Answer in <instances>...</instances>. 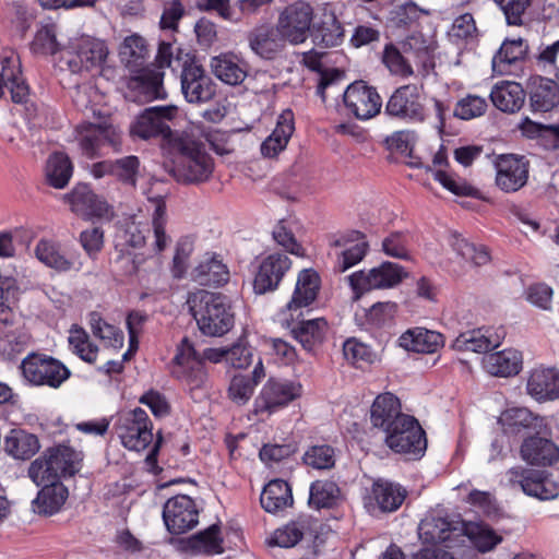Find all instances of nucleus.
<instances>
[{
  "instance_id": "obj_16",
  "label": "nucleus",
  "mask_w": 559,
  "mask_h": 559,
  "mask_svg": "<svg viewBox=\"0 0 559 559\" xmlns=\"http://www.w3.org/2000/svg\"><path fill=\"white\" fill-rule=\"evenodd\" d=\"M163 519L171 534H183L199 523V511L189 496L178 495L166 501Z\"/></svg>"
},
{
  "instance_id": "obj_42",
  "label": "nucleus",
  "mask_w": 559,
  "mask_h": 559,
  "mask_svg": "<svg viewBox=\"0 0 559 559\" xmlns=\"http://www.w3.org/2000/svg\"><path fill=\"white\" fill-rule=\"evenodd\" d=\"M454 531H460L461 536H466L481 552L492 550L502 540L501 536L496 534L489 526L480 523L463 521L456 525Z\"/></svg>"
},
{
  "instance_id": "obj_22",
  "label": "nucleus",
  "mask_w": 559,
  "mask_h": 559,
  "mask_svg": "<svg viewBox=\"0 0 559 559\" xmlns=\"http://www.w3.org/2000/svg\"><path fill=\"white\" fill-rule=\"evenodd\" d=\"M73 49L67 60L68 68L73 73L100 67L109 52L106 43L94 37H82Z\"/></svg>"
},
{
  "instance_id": "obj_25",
  "label": "nucleus",
  "mask_w": 559,
  "mask_h": 559,
  "mask_svg": "<svg viewBox=\"0 0 559 559\" xmlns=\"http://www.w3.org/2000/svg\"><path fill=\"white\" fill-rule=\"evenodd\" d=\"M402 413L400 400L392 393H383L376 397L370 408V420L374 428L388 433L396 425Z\"/></svg>"
},
{
  "instance_id": "obj_52",
  "label": "nucleus",
  "mask_w": 559,
  "mask_h": 559,
  "mask_svg": "<svg viewBox=\"0 0 559 559\" xmlns=\"http://www.w3.org/2000/svg\"><path fill=\"white\" fill-rule=\"evenodd\" d=\"M340 497V488L334 481L317 480L310 487L309 504L316 509L332 508Z\"/></svg>"
},
{
  "instance_id": "obj_15",
  "label": "nucleus",
  "mask_w": 559,
  "mask_h": 559,
  "mask_svg": "<svg viewBox=\"0 0 559 559\" xmlns=\"http://www.w3.org/2000/svg\"><path fill=\"white\" fill-rule=\"evenodd\" d=\"M498 425L504 436L543 433L547 427L546 418L533 413L527 407L514 406L506 408L498 417Z\"/></svg>"
},
{
  "instance_id": "obj_63",
  "label": "nucleus",
  "mask_w": 559,
  "mask_h": 559,
  "mask_svg": "<svg viewBox=\"0 0 559 559\" xmlns=\"http://www.w3.org/2000/svg\"><path fill=\"white\" fill-rule=\"evenodd\" d=\"M382 61L393 74L401 76H409L413 74V69L403 56V50H399L393 45L385 46Z\"/></svg>"
},
{
  "instance_id": "obj_12",
  "label": "nucleus",
  "mask_w": 559,
  "mask_h": 559,
  "mask_svg": "<svg viewBox=\"0 0 559 559\" xmlns=\"http://www.w3.org/2000/svg\"><path fill=\"white\" fill-rule=\"evenodd\" d=\"M177 112L178 108L173 105L148 107L136 118L130 132L142 140L163 136L169 138L170 141L175 135L168 122L177 116Z\"/></svg>"
},
{
  "instance_id": "obj_43",
  "label": "nucleus",
  "mask_w": 559,
  "mask_h": 559,
  "mask_svg": "<svg viewBox=\"0 0 559 559\" xmlns=\"http://www.w3.org/2000/svg\"><path fill=\"white\" fill-rule=\"evenodd\" d=\"M531 107L534 111L546 112L558 103V90L556 82L550 79L535 78L530 92Z\"/></svg>"
},
{
  "instance_id": "obj_24",
  "label": "nucleus",
  "mask_w": 559,
  "mask_h": 559,
  "mask_svg": "<svg viewBox=\"0 0 559 559\" xmlns=\"http://www.w3.org/2000/svg\"><path fill=\"white\" fill-rule=\"evenodd\" d=\"M520 457L533 466H552L559 461V447L542 433L530 435L522 440Z\"/></svg>"
},
{
  "instance_id": "obj_21",
  "label": "nucleus",
  "mask_w": 559,
  "mask_h": 559,
  "mask_svg": "<svg viewBox=\"0 0 559 559\" xmlns=\"http://www.w3.org/2000/svg\"><path fill=\"white\" fill-rule=\"evenodd\" d=\"M66 200L70 204L71 211L84 219H110L112 211L108 203L95 194L86 185L76 186Z\"/></svg>"
},
{
  "instance_id": "obj_29",
  "label": "nucleus",
  "mask_w": 559,
  "mask_h": 559,
  "mask_svg": "<svg viewBox=\"0 0 559 559\" xmlns=\"http://www.w3.org/2000/svg\"><path fill=\"white\" fill-rule=\"evenodd\" d=\"M525 91L520 83L502 81L493 85L490 99L496 108L503 112L519 111L525 102Z\"/></svg>"
},
{
  "instance_id": "obj_62",
  "label": "nucleus",
  "mask_w": 559,
  "mask_h": 559,
  "mask_svg": "<svg viewBox=\"0 0 559 559\" xmlns=\"http://www.w3.org/2000/svg\"><path fill=\"white\" fill-rule=\"evenodd\" d=\"M487 107V100L484 97L467 95L457 102L454 115L460 119L469 120L484 115Z\"/></svg>"
},
{
  "instance_id": "obj_44",
  "label": "nucleus",
  "mask_w": 559,
  "mask_h": 559,
  "mask_svg": "<svg viewBox=\"0 0 559 559\" xmlns=\"http://www.w3.org/2000/svg\"><path fill=\"white\" fill-rule=\"evenodd\" d=\"M147 55L148 49L146 41L138 34L126 37L119 49L121 62L129 68L131 72L145 68L144 64Z\"/></svg>"
},
{
  "instance_id": "obj_4",
  "label": "nucleus",
  "mask_w": 559,
  "mask_h": 559,
  "mask_svg": "<svg viewBox=\"0 0 559 559\" xmlns=\"http://www.w3.org/2000/svg\"><path fill=\"white\" fill-rule=\"evenodd\" d=\"M407 275L408 273L400 264L382 262L368 271L353 273L348 276V282L355 293V299H358L365 292L396 287Z\"/></svg>"
},
{
  "instance_id": "obj_9",
  "label": "nucleus",
  "mask_w": 559,
  "mask_h": 559,
  "mask_svg": "<svg viewBox=\"0 0 559 559\" xmlns=\"http://www.w3.org/2000/svg\"><path fill=\"white\" fill-rule=\"evenodd\" d=\"M504 478L508 486L519 487L525 495L540 500L554 499L559 495V486L542 471L514 466L506 472Z\"/></svg>"
},
{
  "instance_id": "obj_14",
  "label": "nucleus",
  "mask_w": 559,
  "mask_h": 559,
  "mask_svg": "<svg viewBox=\"0 0 559 559\" xmlns=\"http://www.w3.org/2000/svg\"><path fill=\"white\" fill-rule=\"evenodd\" d=\"M75 139L82 154L94 158L102 154V150L106 145L118 152L121 144V132L110 124L83 123L76 127Z\"/></svg>"
},
{
  "instance_id": "obj_6",
  "label": "nucleus",
  "mask_w": 559,
  "mask_h": 559,
  "mask_svg": "<svg viewBox=\"0 0 559 559\" xmlns=\"http://www.w3.org/2000/svg\"><path fill=\"white\" fill-rule=\"evenodd\" d=\"M385 114L407 122H423L426 118L423 88L406 84L396 88L385 104Z\"/></svg>"
},
{
  "instance_id": "obj_39",
  "label": "nucleus",
  "mask_w": 559,
  "mask_h": 559,
  "mask_svg": "<svg viewBox=\"0 0 559 559\" xmlns=\"http://www.w3.org/2000/svg\"><path fill=\"white\" fill-rule=\"evenodd\" d=\"M135 75L130 80V87L139 91L145 98H159L163 96L164 72L155 66L133 71Z\"/></svg>"
},
{
  "instance_id": "obj_38",
  "label": "nucleus",
  "mask_w": 559,
  "mask_h": 559,
  "mask_svg": "<svg viewBox=\"0 0 559 559\" xmlns=\"http://www.w3.org/2000/svg\"><path fill=\"white\" fill-rule=\"evenodd\" d=\"M15 316L13 311L5 305L0 304V340L2 342L1 349L8 356L21 353L26 345L23 335L15 333Z\"/></svg>"
},
{
  "instance_id": "obj_2",
  "label": "nucleus",
  "mask_w": 559,
  "mask_h": 559,
  "mask_svg": "<svg viewBox=\"0 0 559 559\" xmlns=\"http://www.w3.org/2000/svg\"><path fill=\"white\" fill-rule=\"evenodd\" d=\"M187 302L204 335L222 336L234 326V312L226 296L200 289L191 293Z\"/></svg>"
},
{
  "instance_id": "obj_28",
  "label": "nucleus",
  "mask_w": 559,
  "mask_h": 559,
  "mask_svg": "<svg viewBox=\"0 0 559 559\" xmlns=\"http://www.w3.org/2000/svg\"><path fill=\"white\" fill-rule=\"evenodd\" d=\"M506 336L502 328L476 330L460 334L454 341V347L459 350L473 353H487L497 348Z\"/></svg>"
},
{
  "instance_id": "obj_60",
  "label": "nucleus",
  "mask_w": 559,
  "mask_h": 559,
  "mask_svg": "<svg viewBox=\"0 0 559 559\" xmlns=\"http://www.w3.org/2000/svg\"><path fill=\"white\" fill-rule=\"evenodd\" d=\"M219 530L216 525L211 526L206 531L191 538V547L198 551L215 555L222 554V539L218 537Z\"/></svg>"
},
{
  "instance_id": "obj_58",
  "label": "nucleus",
  "mask_w": 559,
  "mask_h": 559,
  "mask_svg": "<svg viewBox=\"0 0 559 559\" xmlns=\"http://www.w3.org/2000/svg\"><path fill=\"white\" fill-rule=\"evenodd\" d=\"M382 251L395 259H411L409 236L401 231L391 233L382 240Z\"/></svg>"
},
{
  "instance_id": "obj_8",
  "label": "nucleus",
  "mask_w": 559,
  "mask_h": 559,
  "mask_svg": "<svg viewBox=\"0 0 559 559\" xmlns=\"http://www.w3.org/2000/svg\"><path fill=\"white\" fill-rule=\"evenodd\" d=\"M21 369L24 378L34 385L59 388L69 377V369L55 358L37 354L23 359Z\"/></svg>"
},
{
  "instance_id": "obj_50",
  "label": "nucleus",
  "mask_w": 559,
  "mask_h": 559,
  "mask_svg": "<svg viewBox=\"0 0 559 559\" xmlns=\"http://www.w3.org/2000/svg\"><path fill=\"white\" fill-rule=\"evenodd\" d=\"M35 255L41 263L59 272H67L73 267V261L60 251L59 246L46 239L37 242Z\"/></svg>"
},
{
  "instance_id": "obj_5",
  "label": "nucleus",
  "mask_w": 559,
  "mask_h": 559,
  "mask_svg": "<svg viewBox=\"0 0 559 559\" xmlns=\"http://www.w3.org/2000/svg\"><path fill=\"white\" fill-rule=\"evenodd\" d=\"M385 444L396 453L420 457L427 448L425 431L418 420L411 416H402L396 425L385 433Z\"/></svg>"
},
{
  "instance_id": "obj_33",
  "label": "nucleus",
  "mask_w": 559,
  "mask_h": 559,
  "mask_svg": "<svg viewBox=\"0 0 559 559\" xmlns=\"http://www.w3.org/2000/svg\"><path fill=\"white\" fill-rule=\"evenodd\" d=\"M294 130V115L290 110H284L278 116L273 132L261 144L262 155L265 157L276 156L286 147Z\"/></svg>"
},
{
  "instance_id": "obj_54",
  "label": "nucleus",
  "mask_w": 559,
  "mask_h": 559,
  "mask_svg": "<svg viewBox=\"0 0 559 559\" xmlns=\"http://www.w3.org/2000/svg\"><path fill=\"white\" fill-rule=\"evenodd\" d=\"M90 324L93 334L102 340L106 346L119 349L123 345V333L116 326L105 322L99 313L92 312L90 314Z\"/></svg>"
},
{
  "instance_id": "obj_46",
  "label": "nucleus",
  "mask_w": 559,
  "mask_h": 559,
  "mask_svg": "<svg viewBox=\"0 0 559 559\" xmlns=\"http://www.w3.org/2000/svg\"><path fill=\"white\" fill-rule=\"evenodd\" d=\"M357 238L360 237L359 233H356ZM335 248H343L341 251H336V264L335 269L338 272H345L358 262H360L367 252V242L362 239H356V241L347 242L345 239H337L333 242Z\"/></svg>"
},
{
  "instance_id": "obj_19",
  "label": "nucleus",
  "mask_w": 559,
  "mask_h": 559,
  "mask_svg": "<svg viewBox=\"0 0 559 559\" xmlns=\"http://www.w3.org/2000/svg\"><path fill=\"white\" fill-rule=\"evenodd\" d=\"M173 361V374L176 378L185 381L191 388H199L203 384L206 374L201 365V355L195 352L188 337L181 340Z\"/></svg>"
},
{
  "instance_id": "obj_32",
  "label": "nucleus",
  "mask_w": 559,
  "mask_h": 559,
  "mask_svg": "<svg viewBox=\"0 0 559 559\" xmlns=\"http://www.w3.org/2000/svg\"><path fill=\"white\" fill-rule=\"evenodd\" d=\"M192 278L203 286H219L228 282L229 271L215 254H205L192 271Z\"/></svg>"
},
{
  "instance_id": "obj_30",
  "label": "nucleus",
  "mask_w": 559,
  "mask_h": 559,
  "mask_svg": "<svg viewBox=\"0 0 559 559\" xmlns=\"http://www.w3.org/2000/svg\"><path fill=\"white\" fill-rule=\"evenodd\" d=\"M442 334L424 328H415L404 332L400 338L401 347L408 352L431 354L443 346Z\"/></svg>"
},
{
  "instance_id": "obj_55",
  "label": "nucleus",
  "mask_w": 559,
  "mask_h": 559,
  "mask_svg": "<svg viewBox=\"0 0 559 559\" xmlns=\"http://www.w3.org/2000/svg\"><path fill=\"white\" fill-rule=\"evenodd\" d=\"M450 246L457 255L476 266L484 265L490 260L489 253L484 246L476 247L456 234L451 236Z\"/></svg>"
},
{
  "instance_id": "obj_34",
  "label": "nucleus",
  "mask_w": 559,
  "mask_h": 559,
  "mask_svg": "<svg viewBox=\"0 0 559 559\" xmlns=\"http://www.w3.org/2000/svg\"><path fill=\"white\" fill-rule=\"evenodd\" d=\"M319 288L320 277L318 273L309 269L302 270L298 275L294 295L287 304L286 310L293 312L309 306L317 298Z\"/></svg>"
},
{
  "instance_id": "obj_17",
  "label": "nucleus",
  "mask_w": 559,
  "mask_h": 559,
  "mask_svg": "<svg viewBox=\"0 0 559 559\" xmlns=\"http://www.w3.org/2000/svg\"><path fill=\"white\" fill-rule=\"evenodd\" d=\"M346 108L357 119L367 120L380 112L382 100L377 90L364 81H356L347 86L343 94Z\"/></svg>"
},
{
  "instance_id": "obj_26",
  "label": "nucleus",
  "mask_w": 559,
  "mask_h": 559,
  "mask_svg": "<svg viewBox=\"0 0 559 559\" xmlns=\"http://www.w3.org/2000/svg\"><path fill=\"white\" fill-rule=\"evenodd\" d=\"M461 520H450L438 515H427L418 526V535L424 543L439 544L452 542L461 536L460 531H454Z\"/></svg>"
},
{
  "instance_id": "obj_51",
  "label": "nucleus",
  "mask_w": 559,
  "mask_h": 559,
  "mask_svg": "<svg viewBox=\"0 0 559 559\" xmlns=\"http://www.w3.org/2000/svg\"><path fill=\"white\" fill-rule=\"evenodd\" d=\"M344 38V29L333 12L324 13L318 25L314 40L325 48L338 46Z\"/></svg>"
},
{
  "instance_id": "obj_56",
  "label": "nucleus",
  "mask_w": 559,
  "mask_h": 559,
  "mask_svg": "<svg viewBox=\"0 0 559 559\" xmlns=\"http://www.w3.org/2000/svg\"><path fill=\"white\" fill-rule=\"evenodd\" d=\"M31 48L37 55H55L61 49V44L57 39V29L55 24L43 25L37 29L32 41Z\"/></svg>"
},
{
  "instance_id": "obj_13",
  "label": "nucleus",
  "mask_w": 559,
  "mask_h": 559,
  "mask_svg": "<svg viewBox=\"0 0 559 559\" xmlns=\"http://www.w3.org/2000/svg\"><path fill=\"white\" fill-rule=\"evenodd\" d=\"M314 16L313 8L306 1H297L285 8L277 22L278 32L289 43H304Z\"/></svg>"
},
{
  "instance_id": "obj_10",
  "label": "nucleus",
  "mask_w": 559,
  "mask_h": 559,
  "mask_svg": "<svg viewBox=\"0 0 559 559\" xmlns=\"http://www.w3.org/2000/svg\"><path fill=\"white\" fill-rule=\"evenodd\" d=\"M406 496V489L400 484L379 478L366 489L362 503L370 515L392 513L401 508Z\"/></svg>"
},
{
  "instance_id": "obj_59",
  "label": "nucleus",
  "mask_w": 559,
  "mask_h": 559,
  "mask_svg": "<svg viewBox=\"0 0 559 559\" xmlns=\"http://www.w3.org/2000/svg\"><path fill=\"white\" fill-rule=\"evenodd\" d=\"M140 175V160L136 156L130 155L114 162V176L124 185L135 187Z\"/></svg>"
},
{
  "instance_id": "obj_11",
  "label": "nucleus",
  "mask_w": 559,
  "mask_h": 559,
  "mask_svg": "<svg viewBox=\"0 0 559 559\" xmlns=\"http://www.w3.org/2000/svg\"><path fill=\"white\" fill-rule=\"evenodd\" d=\"M301 386L298 383L269 379L254 400V414L270 416L300 396Z\"/></svg>"
},
{
  "instance_id": "obj_20",
  "label": "nucleus",
  "mask_w": 559,
  "mask_h": 559,
  "mask_svg": "<svg viewBox=\"0 0 559 559\" xmlns=\"http://www.w3.org/2000/svg\"><path fill=\"white\" fill-rule=\"evenodd\" d=\"M180 79L181 91L187 102L201 104L214 97L215 84L200 64L185 62Z\"/></svg>"
},
{
  "instance_id": "obj_40",
  "label": "nucleus",
  "mask_w": 559,
  "mask_h": 559,
  "mask_svg": "<svg viewBox=\"0 0 559 559\" xmlns=\"http://www.w3.org/2000/svg\"><path fill=\"white\" fill-rule=\"evenodd\" d=\"M260 502L269 513H276L293 504V495L289 485L282 479L271 480L263 489Z\"/></svg>"
},
{
  "instance_id": "obj_37",
  "label": "nucleus",
  "mask_w": 559,
  "mask_h": 559,
  "mask_svg": "<svg viewBox=\"0 0 559 559\" xmlns=\"http://www.w3.org/2000/svg\"><path fill=\"white\" fill-rule=\"evenodd\" d=\"M4 451L16 460H28L35 455L40 445L38 438L22 429H12L4 437Z\"/></svg>"
},
{
  "instance_id": "obj_3",
  "label": "nucleus",
  "mask_w": 559,
  "mask_h": 559,
  "mask_svg": "<svg viewBox=\"0 0 559 559\" xmlns=\"http://www.w3.org/2000/svg\"><path fill=\"white\" fill-rule=\"evenodd\" d=\"M81 460V454L70 447L49 448L32 462L28 476L37 486L59 481L61 477L73 476L80 468Z\"/></svg>"
},
{
  "instance_id": "obj_47",
  "label": "nucleus",
  "mask_w": 559,
  "mask_h": 559,
  "mask_svg": "<svg viewBox=\"0 0 559 559\" xmlns=\"http://www.w3.org/2000/svg\"><path fill=\"white\" fill-rule=\"evenodd\" d=\"M328 323L323 318L304 320L292 329L294 337L306 350H311L322 343Z\"/></svg>"
},
{
  "instance_id": "obj_35",
  "label": "nucleus",
  "mask_w": 559,
  "mask_h": 559,
  "mask_svg": "<svg viewBox=\"0 0 559 559\" xmlns=\"http://www.w3.org/2000/svg\"><path fill=\"white\" fill-rule=\"evenodd\" d=\"M485 370L496 377H511L522 368V355L515 349L487 354L483 360Z\"/></svg>"
},
{
  "instance_id": "obj_23",
  "label": "nucleus",
  "mask_w": 559,
  "mask_h": 559,
  "mask_svg": "<svg viewBox=\"0 0 559 559\" xmlns=\"http://www.w3.org/2000/svg\"><path fill=\"white\" fill-rule=\"evenodd\" d=\"M292 266L290 259L280 252L266 255L260 263L254 276L253 288L257 294H265L277 288Z\"/></svg>"
},
{
  "instance_id": "obj_31",
  "label": "nucleus",
  "mask_w": 559,
  "mask_h": 559,
  "mask_svg": "<svg viewBox=\"0 0 559 559\" xmlns=\"http://www.w3.org/2000/svg\"><path fill=\"white\" fill-rule=\"evenodd\" d=\"M528 52V44L525 39H504L499 50L492 58V69L499 74L510 73V68L524 60Z\"/></svg>"
},
{
  "instance_id": "obj_45",
  "label": "nucleus",
  "mask_w": 559,
  "mask_h": 559,
  "mask_svg": "<svg viewBox=\"0 0 559 559\" xmlns=\"http://www.w3.org/2000/svg\"><path fill=\"white\" fill-rule=\"evenodd\" d=\"M210 66L213 74L229 85H238L247 76V71L233 55L223 53L213 57Z\"/></svg>"
},
{
  "instance_id": "obj_53",
  "label": "nucleus",
  "mask_w": 559,
  "mask_h": 559,
  "mask_svg": "<svg viewBox=\"0 0 559 559\" xmlns=\"http://www.w3.org/2000/svg\"><path fill=\"white\" fill-rule=\"evenodd\" d=\"M72 163L66 154H52L46 169L49 183L57 189L64 188L72 176Z\"/></svg>"
},
{
  "instance_id": "obj_18",
  "label": "nucleus",
  "mask_w": 559,
  "mask_h": 559,
  "mask_svg": "<svg viewBox=\"0 0 559 559\" xmlns=\"http://www.w3.org/2000/svg\"><path fill=\"white\" fill-rule=\"evenodd\" d=\"M528 160L525 156L502 154L496 157V185L504 192H515L528 178Z\"/></svg>"
},
{
  "instance_id": "obj_48",
  "label": "nucleus",
  "mask_w": 559,
  "mask_h": 559,
  "mask_svg": "<svg viewBox=\"0 0 559 559\" xmlns=\"http://www.w3.org/2000/svg\"><path fill=\"white\" fill-rule=\"evenodd\" d=\"M323 56L324 53L314 50L304 52L302 63L310 70L321 73L317 93L320 95L322 100H325V90L341 81L344 73L337 69L322 70L321 59Z\"/></svg>"
},
{
  "instance_id": "obj_57",
  "label": "nucleus",
  "mask_w": 559,
  "mask_h": 559,
  "mask_svg": "<svg viewBox=\"0 0 559 559\" xmlns=\"http://www.w3.org/2000/svg\"><path fill=\"white\" fill-rule=\"evenodd\" d=\"M69 344L82 360L88 364L96 361L98 347L91 342L88 334L82 328L73 326L70 330Z\"/></svg>"
},
{
  "instance_id": "obj_27",
  "label": "nucleus",
  "mask_w": 559,
  "mask_h": 559,
  "mask_svg": "<svg viewBox=\"0 0 559 559\" xmlns=\"http://www.w3.org/2000/svg\"><path fill=\"white\" fill-rule=\"evenodd\" d=\"M526 391L538 402L559 399V370L555 368L534 369L527 379Z\"/></svg>"
},
{
  "instance_id": "obj_7",
  "label": "nucleus",
  "mask_w": 559,
  "mask_h": 559,
  "mask_svg": "<svg viewBox=\"0 0 559 559\" xmlns=\"http://www.w3.org/2000/svg\"><path fill=\"white\" fill-rule=\"evenodd\" d=\"M116 431L124 448L140 452L153 442L152 423L140 407L122 414L116 424Z\"/></svg>"
},
{
  "instance_id": "obj_64",
  "label": "nucleus",
  "mask_w": 559,
  "mask_h": 559,
  "mask_svg": "<svg viewBox=\"0 0 559 559\" xmlns=\"http://www.w3.org/2000/svg\"><path fill=\"white\" fill-rule=\"evenodd\" d=\"M254 388L255 384L249 376L237 374L229 383L228 396L234 403L243 405L251 399Z\"/></svg>"
},
{
  "instance_id": "obj_41",
  "label": "nucleus",
  "mask_w": 559,
  "mask_h": 559,
  "mask_svg": "<svg viewBox=\"0 0 559 559\" xmlns=\"http://www.w3.org/2000/svg\"><path fill=\"white\" fill-rule=\"evenodd\" d=\"M33 506L38 513L53 514L60 510L68 497L67 488L60 481H46L41 484Z\"/></svg>"
},
{
  "instance_id": "obj_49",
  "label": "nucleus",
  "mask_w": 559,
  "mask_h": 559,
  "mask_svg": "<svg viewBox=\"0 0 559 559\" xmlns=\"http://www.w3.org/2000/svg\"><path fill=\"white\" fill-rule=\"evenodd\" d=\"M310 526L311 519L309 516H299L297 520L277 528L273 534L271 544L283 548L294 547L301 540L304 534L310 530Z\"/></svg>"
},
{
  "instance_id": "obj_36",
  "label": "nucleus",
  "mask_w": 559,
  "mask_h": 559,
  "mask_svg": "<svg viewBox=\"0 0 559 559\" xmlns=\"http://www.w3.org/2000/svg\"><path fill=\"white\" fill-rule=\"evenodd\" d=\"M286 38L276 29L261 27L249 35V46L261 58L273 59L284 48Z\"/></svg>"
},
{
  "instance_id": "obj_61",
  "label": "nucleus",
  "mask_w": 559,
  "mask_h": 559,
  "mask_svg": "<svg viewBox=\"0 0 559 559\" xmlns=\"http://www.w3.org/2000/svg\"><path fill=\"white\" fill-rule=\"evenodd\" d=\"M304 462L317 469H329L335 464V454L332 447L313 445L304 454Z\"/></svg>"
},
{
  "instance_id": "obj_1",
  "label": "nucleus",
  "mask_w": 559,
  "mask_h": 559,
  "mask_svg": "<svg viewBox=\"0 0 559 559\" xmlns=\"http://www.w3.org/2000/svg\"><path fill=\"white\" fill-rule=\"evenodd\" d=\"M174 152L178 154L171 170L174 178L182 183L207 181L214 170V160L205 151L202 142L190 132L176 134L170 140Z\"/></svg>"
}]
</instances>
